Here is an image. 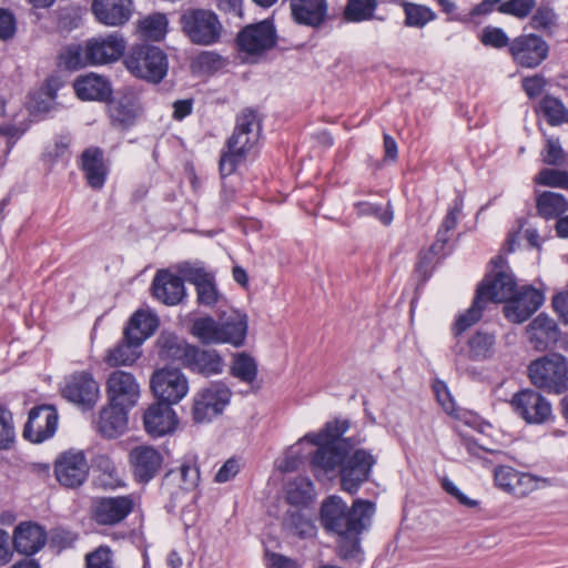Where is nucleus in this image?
I'll return each mask as SVG.
<instances>
[{"label":"nucleus","mask_w":568,"mask_h":568,"mask_svg":"<svg viewBox=\"0 0 568 568\" xmlns=\"http://www.w3.org/2000/svg\"><path fill=\"white\" fill-rule=\"evenodd\" d=\"M153 295L166 305H176L185 296L182 277L162 270L159 271L152 282Z\"/></svg>","instance_id":"28"},{"label":"nucleus","mask_w":568,"mask_h":568,"mask_svg":"<svg viewBox=\"0 0 568 568\" xmlns=\"http://www.w3.org/2000/svg\"><path fill=\"white\" fill-rule=\"evenodd\" d=\"M542 160L547 164H558L564 159V151L557 138H548L542 153Z\"/></svg>","instance_id":"62"},{"label":"nucleus","mask_w":568,"mask_h":568,"mask_svg":"<svg viewBox=\"0 0 568 568\" xmlns=\"http://www.w3.org/2000/svg\"><path fill=\"white\" fill-rule=\"evenodd\" d=\"M180 273L183 276V281L194 284L195 287L212 277L203 267L190 263L181 265Z\"/></svg>","instance_id":"58"},{"label":"nucleus","mask_w":568,"mask_h":568,"mask_svg":"<svg viewBox=\"0 0 568 568\" xmlns=\"http://www.w3.org/2000/svg\"><path fill=\"white\" fill-rule=\"evenodd\" d=\"M71 136L61 134L54 138L52 144L48 145L43 152V161L52 166L58 160L64 159L69 154Z\"/></svg>","instance_id":"51"},{"label":"nucleus","mask_w":568,"mask_h":568,"mask_svg":"<svg viewBox=\"0 0 568 568\" xmlns=\"http://www.w3.org/2000/svg\"><path fill=\"white\" fill-rule=\"evenodd\" d=\"M495 485L516 497H525L538 487V479L510 466H498L494 470Z\"/></svg>","instance_id":"21"},{"label":"nucleus","mask_w":568,"mask_h":568,"mask_svg":"<svg viewBox=\"0 0 568 568\" xmlns=\"http://www.w3.org/2000/svg\"><path fill=\"white\" fill-rule=\"evenodd\" d=\"M57 480L67 488L81 486L89 475V465L82 450L70 449L58 456L54 463Z\"/></svg>","instance_id":"11"},{"label":"nucleus","mask_w":568,"mask_h":568,"mask_svg":"<svg viewBox=\"0 0 568 568\" xmlns=\"http://www.w3.org/2000/svg\"><path fill=\"white\" fill-rule=\"evenodd\" d=\"M182 33L195 45L209 47L221 41L224 27L219 16L202 8H189L179 19Z\"/></svg>","instance_id":"5"},{"label":"nucleus","mask_w":568,"mask_h":568,"mask_svg":"<svg viewBox=\"0 0 568 568\" xmlns=\"http://www.w3.org/2000/svg\"><path fill=\"white\" fill-rule=\"evenodd\" d=\"M17 30V22L13 13L0 8V40L13 38Z\"/></svg>","instance_id":"61"},{"label":"nucleus","mask_w":568,"mask_h":568,"mask_svg":"<svg viewBox=\"0 0 568 568\" xmlns=\"http://www.w3.org/2000/svg\"><path fill=\"white\" fill-rule=\"evenodd\" d=\"M128 409L115 404L109 403L103 407L97 423L98 432L105 438H116L121 436L128 426Z\"/></svg>","instance_id":"31"},{"label":"nucleus","mask_w":568,"mask_h":568,"mask_svg":"<svg viewBox=\"0 0 568 568\" xmlns=\"http://www.w3.org/2000/svg\"><path fill=\"white\" fill-rule=\"evenodd\" d=\"M140 346L141 343L124 334L123 339L108 351L104 361L112 367L132 365L141 355Z\"/></svg>","instance_id":"38"},{"label":"nucleus","mask_w":568,"mask_h":568,"mask_svg":"<svg viewBox=\"0 0 568 568\" xmlns=\"http://www.w3.org/2000/svg\"><path fill=\"white\" fill-rule=\"evenodd\" d=\"M526 335L535 351L545 352L559 341L560 328L552 317L540 313L527 325Z\"/></svg>","instance_id":"22"},{"label":"nucleus","mask_w":568,"mask_h":568,"mask_svg":"<svg viewBox=\"0 0 568 568\" xmlns=\"http://www.w3.org/2000/svg\"><path fill=\"white\" fill-rule=\"evenodd\" d=\"M106 393L111 404L132 408L140 397V385L131 373L114 371L108 377Z\"/></svg>","instance_id":"20"},{"label":"nucleus","mask_w":568,"mask_h":568,"mask_svg":"<svg viewBox=\"0 0 568 568\" xmlns=\"http://www.w3.org/2000/svg\"><path fill=\"white\" fill-rule=\"evenodd\" d=\"M538 213L545 219H554L568 211V201L562 194L544 192L537 199Z\"/></svg>","instance_id":"43"},{"label":"nucleus","mask_w":568,"mask_h":568,"mask_svg":"<svg viewBox=\"0 0 568 568\" xmlns=\"http://www.w3.org/2000/svg\"><path fill=\"white\" fill-rule=\"evenodd\" d=\"M496 337L494 333L486 331H477L468 339L466 345L454 346L453 352L458 357H465L470 361H484L490 357L494 353Z\"/></svg>","instance_id":"30"},{"label":"nucleus","mask_w":568,"mask_h":568,"mask_svg":"<svg viewBox=\"0 0 568 568\" xmlns=\"http://www.w3.org/2000/svg\"><path fill=\"white\" fill-rule=\"evenodd\" d=\"M61 394L81 409L90 410L100 398V386L91 373L77 372L65 378Z\"/></svg>","instance_id":"9"},{"label":"nucleus","mask_w":568,"mask_h":568,"mask_svg":"<svg viewBox=\"0 0 568 568\" xmlns=\"http://www.w3.org/2000/svg\"><path fill=\"white\" fill-rule=\"evenodd\" d=\"M144 428L152 437H162L175 430L178 417L171 404L159 400L143 416Z\"/></svg>","instance_id":"23"},{"label":"nucleus","mask_w":568,"mask_h":568,"mask_svg":"<svg viewBox=\"0 0 568 568\" xmlns=\"http://www.w3.org/2000/svg\"><path fill=\"white\" fill-rule=\"evenodd\" d=\"M151 388L161 402L178 404L189 392V379L179 369L164 367L153 373Z\"/></svg>","instance_id":"10"},{"label":"nucleus","mask_w":568,"mask_h":568,"mask_svg":"<svg viewBox=\"0 0 568 568\" xmlns=\"http://www.w3.org/2000/svg\"><path fill=\"white\" fill-rule=\"evenodd\" d=\"M535 6V0H508L499 4L498 11L518 19H524L529 16Z\"/></svg>","instance_id":"55"},{"label":"nucleus","mask_w":568,"mask_h":568,"mask_svg":"<svg viewBox=\"0 0 568 568\" xmlns=\"http://www.w3.org/2000/svg\"><path fill=\"white\" fill-rule=\"evenodd\" d=\"M535 182L541 185L568 187V173L555 169H544L536 175Z\"/></svg>","instance_id":"56"},{"label":"nucleus","mask_w":568,"mask_h":568,"mask_svg":"<svg viewBox=\"0 0 568 568\" xmlns=\"http://www.w3.org/2000/svg\"><path fill=\"white\" fill-rule=\"evenodd\" d=\"M87 568H113L111 550L101 546L85 557Z\"/></svg>","instance_id":"57"},{"label":"nucleus","mask_w":568,"mask_h":568,"mask_svg":"<svg viewBox=\"0 0 568 568\" xmlns=\"http://www.w3.org/2000/svg\"><path fill=\"white\" fill-rule=\"evenodd\" d=\"M109 116L114 125L129 128L142 114V105L139 95L131 89L118 92L108 104Z\"/></svg>","instance_id":"18"},{"label":"nucleus","mask_w":568,"mask_h":568,"mask_svg":"<svg viewBox=\"0 0 568 568\" xmlns=\"http://www.w3.org/2000/svg\"><path fill=\"white\" fill-rule=\"evenodd\" d=\"M349 422L347 419H335L326 423L325 427L318 433L306 434L301 440H306L316 445L318 448L328 446L336 449H344L351 446V438L341 439L348 430Z\"/></svg>","instance_id":"29"},{"label":"nucleus","mask_w":568,"mask_h":568,"mask_svg":"<svg viewBox=\"0 0 568 568\" xmlns=\"http://www.w3.org/2000/svg\"><path fill=\"white\" fill-rule=\"evenodd\" d=\"M528 373L538 388L554 394L568 390V361L561 354L552 353L532 361Z\"/></svg>","instance_id":"6"},{"label":"nucleus","mask_w":568,"mask_h":568,"mask_svg":"<svg viewBox=\"0 0 568 568\" xmlns=\"http://www.w3.org/2000/svg\"><path fill=\"white\" fill-rule=\"evenodd\" d=\"M166 477L180 479L182 488L191 490L194 489L200 481V470L194 462H184L176 469L170 470Z\"/></svg>","instance_id":"48"},{"label":"nucleus","mask_w":568,"mask_h":568,"mask_svg":"<svg viewBox=\"0 0 568 568\" xmlns=\"http://www.w3.org/2000/svg\"><path fill=\"white\" fill-rule=\"evenodd\" d=\"M159 344L162 358L179 362L183 366L193 347V345L179 339L175 335L161 336Z\"/></svg>","instance_id":"41"},{"label":"nucleus","mask_w":568,"mask_h":568,"mask_svg":"<svg viewBox=\"0 0 568 568\" xmlns=\"http://www.w3.org/2000/svg\"><path fill=\"white\" fill-rule=\"evenodd\" d=\"M60 64L69 70H78L90 64L87 59V44L84 49L80 44L68 45L60 54Z\"/></svg>","instance_id":"49"},{"label":"nucleus","mask_w":568,"mask_h":568,"mask_svg":"<svg viewBox=\"0 0 568 568\" xmlns=\"http://www.w3.org/2000/svg\"><path fill=\"white\" fill-rule=\"evenodd\" d=\"M129 464L139 483H149L160 473L163 456L153 446L139 445L130 450Z\"/></svg>","instance_id":"17"},{"label":"nucleus","mask_w":568,"mask_h":568,"mask_svg":"<svg viewBox=\"0 0 568 568\" xmlns=\"http://www.w3.org/2000/svg\"><path fill=\"white\" fill-rule=\"evenodd\" d=\"M126 69L136 78L159 83L168 72L164 52L153 45H139L124 60Z\"/></svg>","instance_id":"7"},{"label":"nucleus","mask_w":568,"mask_h":568,"mask_svg":"<svg viewBox=\"0 0 568 568\" xmlns=\"http://www.w3.org/2000/svg\"><path fill=\"white\" fill-rule=\"evenodd\" d=\"M315 489L312 480L307 477H297L287 486L286 499L292 506H302L311 503Z\"/></svg>","instance_id":"44"},{"label":"nucleus","mask_w":568,"mask_h":568,"mask_svg":"<svg viewBox=\"0 0 568 568\" xmlns=\"http://www.w3.org/2000/svg\"><path fill=\"white\" fill-rule=\"evenodd\" d=\"M293 20L301 26L320 28L327 19V0H290Z\"/></svg>","instance_id":"26"},{"label":"nucleus","mask_w":568,"mask_h":568,"mask_svg":"<svg viewBox=\"0 0 568 568\" xmlns=\"http://www.w3.org/2000/svg\"><path fill=\"white\" fill-rule=\"evenodd\" d=\"M491 264L494 274L485 278L477 290L471 306L456 320L454 326L456 336L480 320L487 302L505 303L518 290L514 274L503 256L493 258Z\"/></svg>","instance_id":"2"},{"label":"nucleus","mask_w":568,"mask_h":568,"mask_svg":"<svg viewBox=\"0 0 568 568\" xmlns=\"http://www.w3.org/2000/svg\"><path fill=\"white\" fill-rule=\"evenodd\" d=\"M158 326L159 318L154 313L139 310L132 315L124 333L126 338L135 339L142 344L148 337L154 334Z\"/></svg>","instance_id":"36"},{"label":"nucleus","mask_w":568,"mask_h":568,"mask_svg":"<svg viewBox=\"0 0 568 568\" xmlns=\"http://www.w3.org/2000/svg\"><path fill=\"white\" fill-rule=\"evenodd\" d=\"M354 445L344 449L324 446L317 448L312 458V465L315 469L323 470L325 474L338 470L343 489L351 494L355 493L361 484L368 479L371 469L375 464L374 456L365 449H355L352 453Z\"/></svg>","instance_id":"1"},{"label":"nucleus","mask_w":568,"mask_h":568,"mask_svg":"<svg viewBox=\"0 0 568 568\" xmlns=\"http://www.w3.org/2000/svg\"><path fill=\"white\" fill-rule=\"evenodd\" d=\"M354 206L359 216H375L384 225H389L394 219L389 203H387L385 207H382L369 202H357Z\"/></svg>","instance_id":"53"},{"label":"nucleus","mask_w":568,"mask_h":568,"mask_svg":"<svg viewBox=\"0 0 568 568\" xmlns=\"http://www.w3.org/2000/svg\"><path fill=\"white\" fill-rule=\"evenodd\" d=\"M230 374L243 383L252 384L257 376V364L248 354L239 353L233 358Z\"/></svg>","instance_id":"45"},{"label":"nucleus","mask_w":568,"mask_h":568,"mask_svg":"<svg viewBox=\"0 0 568 568\" xmlns=\"http://www.w3.org/2000/svg\"><path fill=\"white\" fill-rule=\"evenodd\" d=\"M513 405L528 424H542L551 416L550 403L538 392L525 389L513 397Z\"/></svg>","instance_id":"19"},{"label":"nucleus","mask_w":568,"mask_h":568,"mask_svg":"<svg viewBox=\"0 0 568 568\" xmlns=\"http://www.w3.org/2000/svg\"><path fill=\"white\" fill-rule=\"evenodd\" d=\"M93 468L99 471L98 480L105 488H118L124 485L123 471L106 453H98L92 458Z\"/></svg>","instance_id":"37"},{"label":"nucleus","mask_w":568,"mask_h":568,"mask_svg":"<svg viewBox=\"0 0 568 568\" xmlns=\"http://www.w3.org/2000/svg\"><path fill=\"white\" fill-rule=\"evenodd\" d=\"M232 392L222 382H213L201 388L193 399V419L196 423L211 422L230 404Z\"/></svg>","instance_id":"8"},{"label":"nucleus","mask_w":568,"mask_h":568,"mask_svg":"<svg viewBox=\"0 0 568 568\" xmlns=\"http://www.w3.org/2000/svg\"><path fill=\"white\" fill-rule=\"evenodd\" d=\"M433 388L436 398L440 406L443 407V409L446 413L452 414L455 409V404L446 384L443 382H435Z\"/></svg>","instance_id":"64"},{"label":"nucleus","mask_w":568,"mask_h":568,"mask_svg":"<svg viewBox=\"0 0 568 568\" xmlns=\"http://www.w3.org/2000/svg\"><path fill=\"white\" fill-rule=\"evenodd\" d=\"M81 168L91 187L101 189L104 185L108 169L100 149H87L81 155Z\"/></svg>","instance_id":"35"},{"label":"nucleus","mask_w":568,"mask_h":568,"mask_svg":"<svg viewBox=\"0 0 568 568\" xmlns=\"http://www.w3.org/2000/svg\"><path fill=\"white\" fill-rule=\"evenodd\" d=\"M404 8L407 26L420 28L434 19L432 10L427 7L414 3H405Z\"/></svg>","instance_id":"54"},{"label":"nucleus","mask_w":568,"mask_h":568,"mask_svg":"<svg viewBox=\"0 0 568 568\" xmlns=\"http://www.w3.org/2000/svg\"><path fill=\"white\" fill-rule=\"evenodd\" d=\"M236 42L240 50L247 54H262L275 45V28L268 20L246 26L237 34Z\"/></svg>","instance_id":"13"},{"label":"nucleus","mask_w":568,"mask_h":568,"mask_svg":"<svg viewBox=\"0 0 568 568\" xmlns=\"http://www.w3.org/2000/svg\"><path fill=\"white\" fill-rule=\"evenodd\" d=\"M509 52L517 64L536 68L548 57L549 47L539 36L523 34L509 43Z\"/></svg>","instance_id":"14"},{"label":"nucleus","mask_w":568,"mask_h":568,"mask_svg":"<svg viewBox=\"0 0 568 568\" xmlns=\"http://www.w3.org/2000/svg\"><path fill=\"white\" fill-rule=\"evenodd\" d=\"M133 509V500L126 496L100 499L93 511V518L101 525H114L122 521Z\"/></svg>","instance_id":"27"},{"label":"nucleus","mask_w":568,"mask_h":568,"mask_svg":"<svg viewBox=\"0 0 568 568\" xmlns=\"http://www.w3.org/2000/svg\"><path fill=\"white\" fill-rule=\"evenodd\" d=\"M58 422L59 416L53 406L41 405L33 407L29 412L23 436L32 443H42L55 434Z\"/></svg>","instance_id":"15"},{"label":"nucleus","mask_w":568,"mask_h":568,"mask_svg":"<svg viewBox=\"0 0 568 568\" xmlns=\"http://www.w3.org/2000/svg\"><path fill=\"white\" fill-rule=\"evenodd\" d=\"M125 47L126 42L119 32L95 37L87 41V59L92 65L108 64L119 60Z\"/></svg>","instance_id":"16"},{"label":"nucleus","mask_w":568,"mask_h":568,"mask_svg":"<svg viewBox=\"0 0 568 568\" xmlns=\"http://www.w3.org/2000/svg\"><path fill=\"white\" fill-rule=\"evenodd\" d=\"M168 18L163 13H153L139 21L138 31L141 38L161 41L168 32Z\"/></svg>","instance_id":"42"},{"label":"nucleus","mask_w":568,"mask_h":568,"mask_svg":"<svg viewBox=\"0 0 568 568\" xmlns=\"http://www.w3.org/2000/svg\"><path fill=\"white\" fill-rule=\"evenodd\" d=\"M197 302L205 306L214 305L219 300V292L213 282V277L196 286Z\"/></svg>","instance_id":"59"},{"label":"nucleus","mask_w":568,"mask_h":568,"mask_svg":"<svg viewBox=\"0 0 568 568\" xmlns=\"http://www.w3.org/2000/svg\"><path fill=\"white\" fill-rule=\"evenodd\" d=\"M508 37L500 28L486 27L481 33V42L494 48L508 45Z\"/></svg>","instance_id":"60"},{"label":"nucleus","mask_w":568,"mask_h":568,"mask_svg":"<svg viewBox=\"0 0 568 568\" xmlns=\"http://www.w3.org/2000/svg\"><path fill=\"white\" fill-rule=\"evenodd\" d=\"M191 332L203 344H224L220 320L211 316L194 320Z\"/></svg>","instance_id":"40"},{"label":"nucleus","mask_w":568,"mask_h":568,"mask_svg":"<svg viewBox=\"0 0 568 568\" xmlns=\"http://www.w3.org/2000/svg\"><path fill=\"white\" fill-rule=\"evenodd\" d=\"M374 511L371 501L357 499L348 508L341 497L329 496L321 506V524L327 532L335 535L362 532L371 524Z\"/></svg>","instance_id":"3"},{"label":"nucleus","mask_w":568,"mask_h":568,"mask_svg":"<svg viewBox=\"0 0 568 568\" xmlns=\"http://www.w3.org/2000/svg\"><path fill=\"white\" fill-rule=\"evenodd\" d=\"M284 528L300 538H311L316 535V526L312 517L305 510L288 509L283 519Z\"/></svg>","instance_id":"39"},{"label":"nucleus","mask_w":568,"mask_h":568,"mask_svg":"<svg viewBox=\"0 0 568 568\" xmlns=\"http://www.w3.org/2000/svg\"><path fill=\"white\" fill-rule=\"evenodd\" d=\"M240 471V463L235 458L227 459L221 468L217 470L214 477V481L224 484L233 479Z\"/></svg>","instance_id":"63"},{"label":"nucleus","mask_w":568,"mask_h":568,"mask_svg":"<svg viewBox=\"0 0 568 568\" xmlns=\"http://www.w3.org/2000/svg\"><path fill=\"white\" fill-rule=\"evenodd\" d=\"M539 110L549 124L558 125L568 121V112L560 100L554 97H544Z\"/></svg>","instance_id":"46"},{"label":"nucleus","mask_w":568,"mask_h":568,"mask_svg":"<svg viewBox=\"0 0 568 568\" xmlns=\"http://www.w3.org/2000/svg\"><path fill=\"white\" fill-rule=\"evenodd\" d=\"M377 0H348L345 17L348 21L361 22L374 17Z\"/></svg>","instance_id":"47"},{"label":"nucleus","mask_w":568,"mask_h":568,"mask_svg":"<svg viewBox=\"0 0 568 568\" xmlns=\"http://www.w3.org/2000/svg\"><path fill=\"white\" fill-rule=\"evenodd\" d=\"M95 19L108 27L125 24L133 13L132 0H93L91 6Z\"/></svg>","instance_id":"24"},{"label":"nucleus","mask_w":568,"mask_h":568,"mask_svg":"<svg viewBox=\"0 0 568 568\" xmlns=\"http://www.w3.org/2000/svg\"><path fill=\"white\" fill-rule=\"evenodd\" d=\"M224 344L240 347L247 334V316L236 310L222 312L219 316Z\"/></svg>","instance_id":"33"},{"label":"nucleus","mask_w":568,"mask_h":568,"mask_svg":"<svg viewBox=\"0 0 568 568\" xmlns=\"http://www.w3.org/2000/svg\"><path fill=\"white\" fill-rule=\"evenodd\" d=\"M44 530L37 524L22 523L14 529L12 542L14 549L22 555H33L45 545Z\"/></svg>","instance_id":"32"},{"label":"nucleus","mask_w":568,"mask_h":568,"mask_svg":"<svg viewBox=\"0 0 568 568\" xmlns=\"http://www.w3.org/2000/svg\"><path fill=\"white\" fill-rule=\"evenodd\" d=\"M184 367L192 373L211 377L222 374L225 363L216 349L201 348L193 345Z\"/></svg>","instance_id":"25"},{"label":"nucleus","mask_w":568,"mask_h":568,"mask_svg":"<svg viewBox=\"0 0 568 568\" xmlns=\"http://www.w3.org/2000/svg\"><path fill=\"white\" fill-rule=\"evenodd\" d=\"M261 123L252 110L242 111L236 118V126L227 140V152L220 160V172L223 176L232 174L245 153L258 141Z\"/></svg>","instance_id":"4"},{"label":"nucleus","mask_w":568,"mask_h":568,"mask_svg":"<svg viewBox=\"0 0 568 568\" xmlns=\"http://www.w3.org/2000/svg\"><path fill=\"white\" fill-rule=\"evenodd\" d=\"M73 88L78 98L84 101H108L112 94L110 82L94 73L77 79Z\"/></svg>","instance_id":"34"},{"label":"nucleus","mask_w":568,"mask_h":568,"mask_svg":"<svg viewBox=\"0 0 568 568\" xmlns=\"http://www.w3.org/2000/svg\"><path fill=\"white\" fill-rule=\"evenodd\" d=\"M362 532H352L338 536V554L343 559L356 560L362 559L359 535Z\"/></svg>","instance_id":"50"},{"label":"nucleus","mask_w":568,"mask_h":568,"mask_svg":"<svg viewBox=\"0 0 568 568\" xmlns=\"http://www.w3.org/2000/svg\"><path fill=\"white\" fill-rule=\"evenodd\" d=\"M16 438V428L11 412L0 404V449H9Z\"/></svg>","instance_id":"52"},{"label":"nucleus","mask_w":568,"mask_h":568,"mask_svg":"<svg viewBox=\"0 0 568 568\" xmlns=\"http://www.w3.org/2000/svg\"><path fill=\"white\" fill-rule=\"evenodd\" d=\"M544 303V294L529 285L519 287L504 305L505 317L515 324L527 321Z\"/></svg>","instance_id":"12"}]
</instances>
